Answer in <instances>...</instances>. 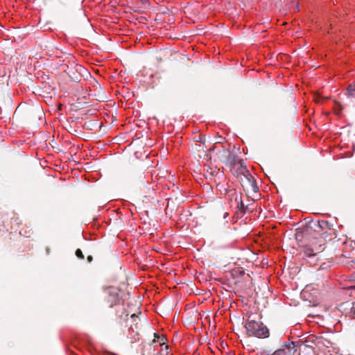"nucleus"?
<instances>
[{
  "instance_id": "12",
  "label": "nucleus",
  "mask_w": 355,
  "mask_h": 355,
  "mask_svg": "<svg viewBox=\"0 0 355 355\" xmlns=\"http://www.w3.org/2000/svg\"><path fill=\"white\" fill-rule=\"evenodd\" d=\"M225 193L228 194L229 199L232 201L234 198L235 202H237L239 198V195L237 193L235 189H225Z\"/></svg>"
},
{
  "instance_id": "9",
  "label": "nucleus",
  "mask_w": 355,
  "mask_h": 355,
  "mask_svg": "<svg viewBox=\"0 0 355 355\" xmlns=\"http://www.w3.org/2000/svg\"><path fill=\"white\" fill-rule=\"evenodd\" d=\"M346 96L351 103L355 104V84L349 85L347 87Z\"/></svg>"
},
{
  "instance_id": "7",
  "label": "nucleus",
  "mask_w": 355,
  "mask_h": 355,
  "mask_svg": "<svg viewBox=\"0 0 355 355\" xmlns=\"http://www.w3.org/2000/svg\"><path fill=\"white\" fill-rule=\"evenodd\" d=\"M345 244V251L343 254H342V256L343 257L349 258V259H353L355 256V243L350 242L349 244Z\"/></svg>"
},
{
  "instance_id": "8",
  "label": "nucleus",
  "mask_w": 355,
  "mask_h": 355,
  "mask_svg": "<svg viewBox=\"0 0 355 355\" xmlns=\"http://www.w3.org/2000/svg\"><path fill=\"white\" fill-rule=\"evenodd\" d=\"M324 248L325 247H324V243H320L318 245V248L315 247V249H313L311 246L306 248L304 250V253L309 257L315 256L318 253L322 252L324 250Z\"/></svg>"
},
{
  "instance_id": "11",
  "label": "nucleus",
  "mask_w": 355,
  "mask_h": 355,
  "mask_svg": "<svg viewBox=\"0 0 355 355\" xmlns=\"http://www.w3.org/2000/svg\"><path fill=\"white\" fill-rule=\"evenodd\" d=\"M333 236H336V230L333 228L331 230H325L322 232L319 239L325 242L327 239L331 240Z\"/></svg>"
},
{
  "instance_id": "21",
  "label": "nucleus",
  "mask_w": 355,
  "mask_h": 355,
  "mask_svg": "<svg viewBox=\"0 0 355 355\" xmlns=\"http://www.w3.org/2000/svg\"><path fill=\"white\" fill-rule=\"evenodd\" d=\"M76 255L77 257H78L79 259H84V255L83 254V252L81 251V250L80 249H77L76 251Z\"/></svg>"
},
{
  "instance_id": "6",
  "label": "nucleus",
  "mask_w": 355,
  "mask_h": 355,
  "mask_svg": "<svg viewBox=\"0 0 355 355\" xmlns=\"http://www.w3.org/2000/svg\"><path fill=\"white\" fill-rule=\"evenodd\" d=\"M332 345V342L330 339L325 338L324 336H316L315 338V346L318 347L319 349L322 347H330Z\"/></svg>"
},
{
  "instance_id": "19",
  "label": "nucleus",
  "mask_w": 355,
  "mask_h": 355,
  "mask_svg": "<svg viewBox=\"0 0 355 355\" xmlns=\"http://www.w3.org/2000/svg\"><path fill=\"white\" fill-rule=\"evenodd\" d=\"M131 318L133 320V322H135V328L137 330L139 329L137 320H140V319L138 318L135 313H132L131 315Z\"/></svg>"
},
{
  "instance_id": "17",
  "label": "nucleus",
  "mask_w": 355,
  "mask_h": 355,
  "mask_svg": "<svg viewBox=\"0 0 355 355\" xmlns=\"http://www.w3.org/2000/svg\"><path fill=\"white\" fill-rule=\"evenodd\" d=\"M320 243H324V246L325 245V242L322 241V240H320L319 238H317V239H314L312 242H311V246L315 249V248H318V245L320 244Z\"/></svg>"
},
{
  "instance_id": "20",
  "label": "nucleus",
  "mask_w": 355,
  "mask_h": 355,
  "mask_svg": "<svg viewBox=\"0 0 355 355\" xmlns=\"http://www.w3.org/2000/svg\"><path fill=\"white\" fill-rule=\"evenodd\" d=\"M335 104L338 105V110H335V113L337 115H339L340 114L341 112H342V110H343V106L342 105L338 102V101H334Z\"/></svg>"
},
{
  "instance_id": "18",
  "label": "nucleus",
  "mask_w": 355,
  "mask_h": 355,
  "mask_svg": "<svg viewBox=\"0 0 355 355\" xmlns=\"http://www.w3.org/2000/svg\"><path fill=\"white\" fill-rule=\"evenodd\" d=\"M157 338H158L157 341H159V345L161 347L164 346L165 349L167 350L168 349V346L165 343V340H166L164 336H158Z\"/></svg>"
},
{
  "instance_id": "25",
  "label": "nucleus",
  "mask_w": 355,
  "mask_h": 355,
  "mask_svg": "<svg viewBox=\"0 0 355 355\" xmlns=\"http://www.w3.org/2000/svg\"><path fill=\"white\" fill-rule=\"evenodd\" d=\"M128 313H125L124 320H126V318H128Z\"/></svg>"
},
{
  "instance_id": "22",
  "label": "nucleus",
  "mask_w": 355,
  "mask_h": 355,
  "mask_svg": "<svg viewBox=\"0 0 355 355\" xmlns=\"http://www.w3.org/2000/svg\"><path fill=\"white\" fill-rule=\"evenodd\" d=\"M349 267L353 268L355 266V258L354 257L349 262L347 263Z\"/></svg>"
},
{
  "instance_id": "5",
  "label": "nucleus",
  "mask_w": 355,
  "mask_h": 355,
  "mask_svg": "<svg viewBox=\"0 0 355 355\" xmlns=\"http://www.w3.org/2000/svg\"><path fill=\"white\" fill-rule=\"evenodd\" d=\"M315 336H309L301 345L299 346L300 351H304L307 349L311 351H313V348L315 346Z\"/></svg>"
},
{
  "instance_id": "24",
  "label": "nucleus",
  "mask_w": 355,
  "mask_h": 355,
  "mask_svg": "<svg viewBox=\"0 0 355 355\" xmlns=\"http://www.w3.org/2000/svg\"><path fill=\"white\" fill-rule=\"evenodd\" d=\"M302 352H306L307 354H310L311 352H313V351H311L310 349H307L304 351H302Z\"/></svg>"
},
{
  "instance_id": "3",
  "label": "nucleus",
  "mask_w": 355,
  "mask_h": 355,
  "mask_svg": "<svg viewBox=\"0 0 355 355\" xmlns=\"http://www.w3.org/2000/svg\"><path fill=\"white\" fill-rule=\"evenodd\" d=\"M297 350V345L295 342H286L271 355H294Z\"/></svg>"
},
{
  "instance_id": "13",
  "label": "nucleus",
  "mask_w": 355,
  "mask_h": 355,
  "mask_svg": "<svg viewBox=\"0 0 355 355\" xmlns=\"http://www.w3.org/2000/svg\"><path fill=\"white\" fill-rule=\"evenodd\" d=\"M349 306H350L349 314L352 315L353 317L354 318V315H355V301L352 302V303H349L348 302H345V303H343V304L340 305V308L344 307L345 309H346L347 307H349Z\"/></svg>"
},
{
  "instance_id": "16",
  "label": "nucleus",
  "mask_w": 355,
  "mask_h": 355,
  "mask_svg": "<svg viewBox=\"0 0 355 355\" xmlns=\"http://www.w3.org/2000/svg\"><path fill=\"white\" fill-rule=\"evenodd\" d=\"M236 202L237 203V207L239 209V210L243 212H245L247 207H245L243 204L241 197H239L238 201Z\"/></svg>"
},
{
  "instance_id": "10",
  "label": "nucleus",
  "mask_w": 355,
  "mask_h": 355,
  "mask_svg": "<svg viewBox=\"0 0 355 355\" xmlns=\"http://www.w3.org/2000/svg\"><path fill=\"white\" fill-rule=\"evenodd\" d=\"M65 72L69 75V76L76 82H79L80 80V76L77 73L76 69L73 67H67V69L64 70Z\"/></svg>"
},
{
  "instance_id": "2",
  "label": "nucleus",
  "mask_w": 355,
  "mask_h": 355,
  "mask_svg": "<svg viewBox=\"0 0 355 355\" xmlns=\"http://www.w3.org/2000/svg\"><path fill=\"white\" fill-rule=\"evenodd\" d=\"M242 177L240 178L241 184L243 189L248 193H257L259 187L254 177L246 169H243Z\"/></svg>"
},
{
  "instance_id": "1",
  "label": "nucleus",
  "mask_w": 355,
  "mask_h": 355,
  "mask_svg": "<svg viewBox=\"0 0 355 355\" xmlns=\"http://www.w3.org/2000/svg\"><path fill=\"white\" fill-rule=\"evenodd\" d=\"M247 334L250 336L257 338H268L269 330L266 325L261 322L250 320L245 324Z\"/></svg>"
},
{
  "instance_id": "23",
  "label": "nucleus",
  "mask_w": 355,
  "mask_h": 355,
  "mask_svg": "<svg viewBox=\"0 0 355 355\" xmlns=\"http://www.w3.org/2000/svg\"><path fill=\"white\" fill-rule=\"evenodd\" d=\"M87 259L88 262L90 263V262L92 261L93 257H92V256L89 255V256L87 257Z\"/></svg>"
},
{
  "instance_id": "4",
  "label": "nucleus",
  "mask_w": 355,
  "mask_h": 355,
  "mask_svg": "<svg viewBox=\"0 0 355 355\" xmlns=\"http://www.w3.org/2000/svg\"><path fill=\"white\" fill-rule=\"evenodd\" d=\"M119 291L116 288H110L107 291V302L110 307L116 305L120 302Z\"/></svg>"
},
{
  "instance_id": "15",
  "label": "nucleus",
  "mask_w": 355,
  "mask_h": 355,
  "mask_svg": "<svg viewBox=\"0 0 355 355\" xmlns=\"http://www.w3.org/2000/svg\"><path fill=\"white\" fill-rule=\"evenodd\" d=\"M205 175L207 177L211 178L215 175L216 173H217V171L210 167H207L205 168Z\"/></svg>"
},
{
  "instance_id": "26",
  "label": "nucleus",
  "mask_w": 355,
  "mask_h": 355,
  "mask_svg": "<svg viewBox=\"0 0 355 355\" xmlns=\"http://www.w3.org/2000/svg\"><path fill=\"white\" fill-rule=\"evenodd\" d=\"M130 328H131V329H134V327H133V325H132Z\"/></svg>"
},
{
  "instance_id": "27",
  "label": "nucleus",
  "mask_w": 355,
  "mask_h": 355,
  "mask_svg": "<svg viewBox=\"0 0 355 355\" xmlns=\"http://www.w3.org/2000/svg\"><path fill=\"white\" fill-rule=\"evenodd\" d=\"M142 355H144V354H142Z\"/></svg>"
},
{
  "instance_id": "14",
  "label": "nucleus",
  "mask_w": 355,
  "mask_h": 355,
  "mask_svg": "<svg viewBox=\"0 0 355 355\" xmlns=\"http://www.w3.org/2000/svg\"><path fill=\"white\" fill-rule=\"evenodd\" d=\"M319 227L323 230H331L332 225H331L328 221L327 220H320L318 222Z\"/></svg>"
}]
</instances>
